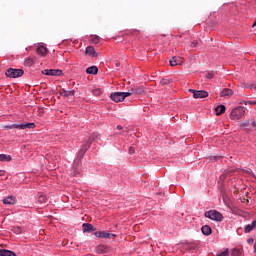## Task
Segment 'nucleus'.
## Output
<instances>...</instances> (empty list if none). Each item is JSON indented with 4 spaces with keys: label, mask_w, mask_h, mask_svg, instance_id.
Returning a JSON list of instances; mask_svg holds the SVG:
<instances>
[{
    "label": "nucleus",
    "mask_w": 256,
    "mask_h": 256,
    "mask_svg": "<svg viewBox=\"0 0 256 256\" xmlns=\"http://www.w3.org/2000/svg\"><path fill=\"white\" fill-rule=\"evenodd\" d=\"M243 117H245V108L242 106L234 108L230 113V119L232 121H239L240 119H243Z\"/></svg>",
    "instance_id": "f257e3e1"
},
{
    "label": "nucleus",
    "mask_w": 256,
    "mask_h": 256,
    "mask_svg": "<svg viewBox=\"0 0 256 256\" xmlns=\"http://www.w3.org/2000/svg\"><path fill=\"white\" fill-rule=\"evenodd\" d=\"M204 216L207 218V219H211L212 221H217V222H221L223 221V214H221L219 211L217 210H209V211H206L204 213Z\"/></svg>",
    "instance_id": "f03ea898"
},
{
    "label": "nucleus",
    "mask_w": 256,
    "mask_h": 256,
    "mask_svg": "<svg viewBox=\"0 0 256 256\" xmlns=\"http://www.w3.org/2000/svg\"><path fill=\"white\" fill-rule=\"evenodd\" d=\"M93 141H95V136L92 135L90 136L86 143L80 148L79 152H78V157L80 159H83V156L87 153V151H89L91 144L93 143Z\"/></svg>",
    "instance_id": "7ed1b4c3"
},
{
    "label": "nucleus",
    "mask_w": 256,
    "mask_h": 256,
    "mask_svg": "<svg viewBox=\"0 0 256 256\" xmlns=\"http://www.w3.org/2000/svg\"><path fill=\"white\" fill-rule=\"evenodd\" d=\"M2 129H35V123L4 125Z\"/></svg>",
    "instance_id": "20e7f679"
},
{
    "label": "nucleus",
    "mask_w": 256,
    "mask_h": 256,
    "mask_svg": "<svg viewBox=\"0 0 256 256\" xmlns=\"http://www.w3.org/2000/svg\"><path fill=\"white\" fill-rule=\"evenodd\" d=\"M23 73H25L23 69L9 68L6 70L5 75L10 79H17V77H23Z\"/></svg>",
    "instance_id": "39448f33"
},
{
    "label": "nucleus",
    "mask_w": 256,
    "mask_h": 256,
    "mask_svg": "<svg viewBox=\"0 0 256 256\" xmlns=\"http://www.w3.org/2000/svg\"><path fill=\"white\" fill-rule=\"evenodd\" d=\"M190 93H193L194 99H205V97H209V92L205 90L190 89Z\"/></svg>",
    "instance_id": "423d86ee"
},
{
    "label": "nucleus",
    "mask_w": 256,
    "mask_h": 256,
    "mask_svg": "<svg viewBox=\"0 0 256 256\" xmlns=\"http://www.w3.org/2000/svg\"><path fill=\"white\" fill-rule=\"evenodd\" d=\"M42 75H48L51 77H61L63 75V71L60 69H45L42 71Z\"/></svg>",
    "instance_id": "0eeeda50"
},
{
    "label": "nucleus",
    "mask_w": 256,
    "mask_h": 256,
    "mask_svg": "<svg viewBox=\"0 0 256 256\" xmlns=\"http://www.w3.org/2000/svg\"><path fill=\"white\" fill-rule=\"evenodd\" d=\"M240 129H256L255 120H246L245 122L239 123Z\"/></svg>",
    "instance_id": "6e6552de"
},
{
    "label": "nucleus",
    "mask_w": 256,
    "mask_h": 256,
    "mask_svg": "<svg viewBox=\"0 0 256 256\" xmlns=\"http://www.w3.org/2000/svg\"><path fill=\"white\" fill-rule=\"evenodd\" d=\"M110 98L115 103H121V101H125V96H123V92H113L111 93Z\"/></svg>",
    "instance_id": "1a4fd4ad"
},
{
    "label": "nucleus",
    "mask_w": 256,
    "mask_h": 256,
    "mask_svg": "<svg viewBox=\"0 0 256 256\" xmlns=\"http://www.w3.org/2000/svg\"><path fill=\"white\" fill-rule=\"evenodd\" d=\"M171 67H177V65H183V58L174 56L170 60Z\"/></svg>",
    "instance_id": "9d476101"
},
{
    "label": "nucleus",
    "mask_w": 256,
    "mask_h": 256,
    "mask_svg": "<svg viewBox=\"0 0 256 256\" xmlns=\"http://www.w3.org/2000/svg\"><path fill=\"white\" fill-rule=\"evenodd\" d=\"M96 237H99V239H111V237H115V234L107 232H96Z\"/></svg>",
    "instance_id": "9b49d317"
},
{
    "label": "nucleus",
    "mask_w": 256,
    "mask_h": 256,
    "mask_svg": "<svg viewBox=\"0 0 256 256\" xmlns=\"http://www.w3.org/2000/svg\"><path fill=\"white\" fill-rule=\"evenodd\" d=\"M131 89L133 95H145V88L143 86H137Z\"/></svg>",
    "instance_id": "f8f14e48"
},
{
    "label": "nucleus",
    "mask_w": 256,
    "mask_h": 256,
    "mask_svg": "<svg viewBox=\"0 0 256 256\" xmlns=\"http://www.w3.org/2000/svg\"><path fill=\"white\" fill-rule=\"evenodd\" d=\"M85 53L89 55V57H97V52L93 46L86 47Z\"/></svg>",
    "instance_id": "ddd939ff"
},
{
    "label": "nucleus",
    "mask_w": 256,
    "mask_h": 256,
    "mask_svg": "<svg viewBox=\"0 0 256 256\" xmlns=\"http://www.w3.org/2000/svg\"><path fill=\"white\" fill-rule=\"evenodd\" d=\"M83 233H91V231H95V228L90 223H84L82 225Z\"/></svg>",
    "instance_id": "4468645a"
},
{
    "label": "nucleus",
    "mask_w": 256,
    "mask_h": 256,
    "mask_svg": "<svg viewBox=\"0 0 256 256\" xmlns=\"http://www.w3.org/2000/svg\"><path fill=\"white\" fill-rule=\"evenodd\" d=\"M88 75H97L99 73V68L97 66H91L86 69Z\"/></svg>",
    "instance_id": "2eb2a0df"
},
{
    "label": "nucleus",
    "mask_w": 256,
    "mask_h": 256,
    "mask_svg": "<svg viewBox=\"0 0 256 256\" xmlns=\"http://www.w3.org/2000/svg\"><path fill=\"white\" fill-rule=\"evenodd\" d=\"M219 95L220 97H231V95H233V91L229 88H224Z\"/></svg>",
    "instance_id": "dca6fc26"
},
{
    "label": "nucleus",
    "mask_w": 256,
    "mask_h": 256,
    "mask_svg": "<svg viewBox=\"0 0 256 256\" xmlns=\"http://www.w3.org/2000/svg\"><path fill=\"white\" fill-rule=\"evenodd\" d=\"M255 227H256V220H254L251 224H248L245 226L244 233H251V231H253Z\"/></svg>",
    "instance_id": "f3484780"
},
{
    "label": "nucleus",
    "mask_w": 256,
    "mask_h": 256,
    "mask_svg": "<svg viewBox=\"0 0 256 256\" xmlns=\"http://www.w3.org/2000/svg\"><path fill=\"white\" fill-rule=\"evenodd\" d=\"M201 231L203 235H206V237H209V235H211L213 230L211 229V226L205 225L201 228Z\"/></svg>",
    "instance_id": "a211bd4d"
},
{
    "label": "nucleus",
    "mask_w": 256,
    "mask_h": 256,
    "mask_svg": "<svg viewBox=\"0 0 256 256\" xmlns=\"http://www.w3.org/2000/svg\"><path fill=\"white\" fill-rule=\"evenodd\" d=\"M36 53L41 55V57H45L47 55V48L45 46H40L37 48Z\"/></svg>",
    "instance_id": "6ab92c4d"
},
{
    "label": "nucleus",
    "mask_w": 256,
    "mask_h": 256,
    "mask_svg": "<svg viewBox=\"0 0 256 256\" xmlns=\"http://www.w3.org/2000/svg\"><path fill=\"white\" fill-rule=\"evenodd\" d=\"M24 65L25 67H33V65H35V58L33 57L26 58L24 61Z\"/></svg>",
    "instance_id": "aec40b11"
},
{
    "label": "nucleus",
    "mask_w": 256,
    "mask_h": 256,
    "mask_svg": "<svg viewBox=\"0 0 256 256\" xmlns=\"http://www.w3.org/2000/svg\"><path fill=\"white\" fill-rule=\"evenodd\" d=\"M4 205H15V197L8 196L7 198L3 199Z\"/></svg>",
    "instance_id": "412c9836"
},
{
    "label": "nucleus",
    "mask_w": 256,
    "mask_h": 256,
    "mask_svg": "<svg viewBox=\"0 0 256 256\" xmlns=\"http://www.w3.org/2000/svg\"><path fill=\"white\" fill-rule=\"evenodd\" d=\"M0 256H17V254L11 250L0 249Z\"/></svg>",
    "instance_id": "4be33fe9"
},
{
    "label": "nucleus",
    "mask_w": 256,
    "mask_h": 256,
    "mask_svg": "<svg viewBox=\"0 0 256 256\" xmlns=\"http://www.w3.org/2000/svg\"><path fill=\"white\" fill-rule=\"evenodd\" d=\"M235 169H228L226 170L221 176L220 179H225L226 177H229L231 175H233V173H235Z\"/></svg>",
    "instance_id": "5701e85b"
},
{
    "label": "nucleus",
    "mask_w": 256,
    "mask_h": 256,
    "mask_svg": "<svg viewBox=\"0 0 256 256\" xmlns=\"http://www.w3.org/2000/svg\"><path fill=\"white\" fill-rule=\"evenodd\" d=\"M216 115H223L225 113V105H219L215 108Z\"/></svg>",
    "instance_id": "b1692460"
},
{
    "label": "nucleus",
    "mask_w": 256,
    "mask_h": 256,
    "mask_svg": "<svg viewBox=\"0 0 256 256\" xmlns=\"http://www.w3.org/2000/svg\"><path fill=\"white\" fill-rule=\"evenodd\" d=\"M38 202L40 204L47 203V196L43 193H38Z\"/></svg>",
    "instance_id": "393cba45"
},
{
    "label": "nucleus",
    "mask_w": 256,
    "mask_h": 256,
    "mask_svg": "<svg viewBox=\"0 0 256 256\" xmlns=\"http://www.w3.org/2000/svg\"><path fill=\"white\" fill-rule=\"evenodd\" d=\"M231 256H243V250L234 248L231 251Z\"/></svg>",
    "instance_id": "a878e982"
},
{
    "label": "nucleus",
    "mask_w": 256,
    "mask_h": 256,
    "mask_svg": "<svg viewBox=\"0 0 256 256\" xmlns=\"http://www.w3.org/2000/svg\"><path fill=\"white\" fill-rule=\"evenodd\" d=\"M61 95L63 97H69L75 95V90H63Z\"/></svg>",
    "instance_id": "bb28decb"
},
{
    "label": "nucleus",
    "mask_w": 256,
    "mask_h": 256,
    "mask_svg": "<svg viewBox=\"0 0 256 256\" xmlns=\"http://www.w3.org/2000/svg\"><path fill=\"white\" fill-rule=\"evenodd\" d=\"M0 161H11V156L7 154H0Z\"/></svg>",
    "instance_id": "cd10ccee"
},
{
    "label": "nucleus",
    "mask_w": 256,
    "mask_h": 256,
    "mask_svg": "<svg viewBox=\"0 0 256 256\" xmlns=\"http://www.w3.org/2000/svg\"><path fill=\"white\" fill-rule=\"evenodd\" d=\"M13 233H15L16 235H21V233H23V229L19 226H16L12 229Z\"/></svg>",
    "instance_id": "c85d7f7f"
},
{
    "label": "nucleus",
    "mask_w": 256,
    "mask_h": 256,
    "mask_svg": "<svg viewBox=\"0 0 256 256\" xmlns=\"http://www.w3.org/2000/svg\"><path fill=\"white\" fill-rule=\"evenodd\" d=\"M122 93H123V97L125 99L126 97H131V95H133V90L131 89L128 92H122Z\"/></svg>",
    "instance_id": "c756f323"
},
{
    "label": "nucleus",
    "mask_w": 256,
    "mask_h": 256,
    "mask_svg": "<svg viewBox=\"0 0 256 256\" xmlns=\"http://www.w3.org/2000/svg\"><path fill=\"white\" fill-rule=\"evenodd\" d=\"M213 77H215V73H213V72H208V73L206 74V78H207V79H213Z\"/></svg>",
    "instance_id": "7c9ffc66"
},
{
    "label": "nucleus",
    "mask_w": 256,
    "mask_h": 256,
    "mask_svg": "<svg viewBox=\"0 0 256 256\" xmlns=\"http://www.w3.org/2000/svg\"><path fill=\"white\" fill-rule=\"evenodd\" d=\"M243 105H256V101H243Z\"/></svg>",
    "instance_id": "2f4dec72"
},
{
    "label": "nucleus",
    "mask_w": 256,
    "mask_h": 256,
    "mask_svg": "<svg viewBox=\"0 0 256 256\" xmlns=\"http://www.w3.org/2000/svg\"><path fill=\"white\" fill-rule=\"evenodd\" d=\"M218 256H229V249H226L225 251L221 252Z\"/></svg>",
    "instance_id": "473e14b6"
},
{
    "label": "nucleus",
    "mask_w": 256,
    "mask_h": 256,
    "mask_svg": "<svg viewBox=\"0 0 256 256\" xmlns=\"http://www.w3.org/2000/svg\"><path fill=\"white\" fill-rule=\"evenodd\" d=\"M160 83H161V85H169V79H162L161 81H160Z\"/></svg>",
    "instance_id": "72a5a7b5"
},
{
    "label": "nucleus",
    "mask_w": 256,
    "mask_h": 256,
    "mask_svg": "<svg viewBox=\"0 0 256 256\" xmlns=\"http://www.w3.org/2000/svg\"><path fill=\"white\" fill-rule=\"evenodd\" d=\"M92 43L97 45L99 43V36L92 38Z\"/></svg>",
    "instance_id": "f704fd0d"
},
{
    "label": "nucleus",
    "mask_w": 256,
    "mask_h": 256,
    "mask_svg": "<svg viewBox=\"0 0 256 256\" xmlns=\"http://www.w3.org/2000/svg\"><path fill=\"white\" fill-rule=\"evenodd\" d=\"M197 45H199V42L197 40H194L191 42L190 47H196Z\"/></svg>",
    "instance_id": "c9c22d12"
},
{
    "label": "nucleus",
    "mask_w": 256,
    "mask_h": 256,
    "mask_svg": "<svg viewBox=\"0 0 256 256\" xmlns=\"http://www.w3.org/2000/svg\"><path fill=\"white\" fill-rule=\"evenodd\" d=\"M129 155H133L135 153V148L134 147H130L128 150Z\"/></svg>",
    "instance_id": "e433bc0d"
},
{
    "label": "nucleus",
    "mask_w": 256,
    "mask_h": 256,
    "mask_svg": "<svg viewBox=\"0 0 256 256\" xmlns=\"http://www.w3.org/2000/svg\"><path fill=\"white\" fill-rule=\"evenodd\" d=\"M93 93L94 95H101V90L99 89L93 90Z\"/></svg>",
    "instance_id": "4c0bfd02"
},
{
    "label": "nucleus",
    "mask_w": 256,
    "mask_h": 256,
    "mask_svg": "<svg viewBox=\"0 0 256 256\" xmlns=\"http://www.w3.org/2000/svg\"><path fill=\"white\" fill-rule=\"evenodd\" d=\"M218 159H221V157H220V156H214V157H213V160H214V161H218Z\"/></svg>",
    "instance_id": "58836bf2"
},
{
    "label": "nucleus",
    "mask_w": 256,
    "mask_h": 256,
    "mask_svg": "<svg viewBox=\"0 0 256 256\" xmlns=\"http://www.w3.org/2000/svg\"><path fill=\"white\" fill-rule=\"evenodd\" d=\"M249 245H253V238L248 239Z\"/></svg>",
    "instance_id": "ea45409f"
},
{
    "label": "nucleus",
    "mask_w": 256,
    "mask_h": 256,
    "mask_svg": "<svg viewBox=\"0 0 256 256\" xmlns=\"http://www.w3.org/2000/svg\"><path fill=\"white\" fill-rule=\"evenodd\" d=\"M3 175H5V171L0 170V177H3Z\"/></svg>",
    "instance_id": "a19ab883"
},
{
    "label": "nucleus",
    "mask_w": 256,
    "mask_h": 256,
    "mask_svg": "<svg viewBox=\"0 0 256 256\" xmlns=\"http://www.w3.org/2000/svg\"><path fill=\"white\" fill-rule=\"evenodd\" d=\"M117 129H118L119 131H121V129H123V127H122L121 125H118V126H117Z\"/></svg>",
    "instance_id": "79ce46f5"
},
{
    "label": "nucleus",
    "mask_w": 256,
    "mask_h": 256,
    "mask_svg": "<svg viewBox=\"0 0 256 256\" xmlns=\"http://www.w3.org/2000/svg\"><path fill=\"white\" fill-rule=\"evenodd\" d=\"M252 27H253V28H255V27H256V21L253 23Z\"/></svg>",
    "instance_id": "37998d69"
},
{
    "label": "nucleus",
    "mask_w": 256,
    "mask_h": 256,
    "mask_svg": "<svg viewBox=\"0 0 256 256\" xmlns=\"http://www.w3.org/2000/svg\"><path fill=\"white\" fill-rule=\"evenodd\" d=\"M116 67H119V63H116Z\"/></svg>",
    "instance_id": "c03bdc74"
},
{
    "label": "nucleus",
    "mask_w": 256,
    "mask_h": 256,
    "mask_svg": "<svg viewBox=\"0 0 256 256\" xmlns=\"http://www.w3.org/2000/svg\"><path fill=\"white\" fill-rule=\"evenodd\" d=\"M190 249H195L193 246H190Z\"/></svg>",
    "instance_id": "a18cd8bd"
},
{
    "label": "nucleus",
    "mask_w": 256,
    "mask_h": 256,
    "mask_svg": "<svg viewBox=\"0 0 256 256\" xmlns=\"http://www.w3.org/2000/svg\"><path fill=\"white\" fill-rule=\"evenodd\" d=\"M243 203H246V200H243Z\"/></svg>",
    "instance_id": "49530a36"
},
{
    "label": "nucleus",
    "mask_w": 256,
    "mask_h": 256,
    "mask_svg": "<svg viewBox=\"0 0 256 256\" xmlns=\"http://www.w3.org/2000/svg\"><path fill=\"white\" fill-rule=\"evenodd\" d=\"M246 203H249V200H246Z\"/></svg>",
    "instance_id": "de8ad7c7"
}]
</instances>
